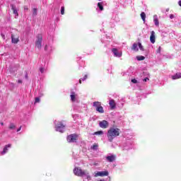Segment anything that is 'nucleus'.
<instances>
[{"instance_id":"obj_19","label":"nucleus","mask_w":181,"mask_h":181,"mask_svg":"<svg viewBox=\"0 0 181 181\" xmlns=\"http://www.w3.org/2000/svg\"><path fill=\"white\" fill-rule=\"evenodd\" d=\"M132 50H134V52H138V50H139V49L138 48V45L136 43L133 44Z\"/></svg>"},{"instance_id":"obj_24","label":"nucleus","mask_w":181,"mask_h":181,"mask_svg":"<svg viewBox=\"0 0 181 181\" xmlns=\"http://www.w3.org/2000/svg\"><path fill=\"white\" fill-rule=\"evenodd\" d=\"M37 15V8L33 9V16H36Z\"/></svg>"},{"instance_id":"obj_37","label":"nucleus","mask_w":181,"mask_h":181,"mask_svg":"<svg viewBox=\"0 0 181 181\" xmlns=\"http://www.w3.org/2000/svg\"><path fill=\"white\" fill-rule=\"evenodd\" d=\"M21 129H22V127H21L20 128H18V129H17V132H19V131H21Z\"/></svg>"},{"instance_id":"obj_2","label":"nucleus","mask_w":181,"mask_h":181,"mask_svg":"<svg viewBox=\"0 0 181 181\" xmlns=\"http://www.w3.org/2000/svg\"><path fill=\"white\" fill-rule=\"evenodd\" d=\"M74 173L76 176L83 177L85 176L88 180H91V176L87 170H82L80 167H76L74 169Z\"/></svg>"},{"instance_id":"obj_23","label":"nucleus","mask_w":181,"mask_h":181,"mask_svg":"<svg viewBox=\"0 0 181 181\" xmlns=\"http://www.w3.org/2000/svg\"><path fill=\"white\" fill-rule=\"evenodd\" d=\"M9 129H15L16 128V126L13 123H11L8 127Z\"/></svg>"},{"instance_id":"obj_31","label":"nucleus","mask_w":181,"mask_h":181,"mask_svg":"<svg viewBox=\"0 0 181 181\" xmlns=\"http://www.w3.org/2000/svg\"><path fill=\"white\" fill-rule=\"evenodd\" d=\"M61 15H64V6L61 8Z\"/></svg>"},{"instance_id":"obj_36","label":"nucleus","mask_w":181,"mask_h":181,"mask_svg":"<svg viewBox=\"0 0 181 181\" xmlns=\"http://www.w3.org/2000/svg\"><path fill=\"white\" fill-rule=\"evenodd\" d=\"M143 81H149V78H146Z\"/></svg>"},{"instance_id":"obj_32","label":"nucleus","mask_w":181,"mask_h":181,"mask_svg":"<svg viewBox=\"0 0 181 181\" xmlns=\"http://www.w3.org/2000/svg\"><path fill=\"white\" fill-rule=\"evenodd\" d=\"M36 103H40V98H35V103L36 104Z\"/></svg>"},{"instance_id":"obj_38","label":"nucleus","mask_w":181,"mask_h":181,"mask_svg":"<svg viewBox=\"0 0 181 181\" xmlns=\"http://www.w3.org/2000/svg\"><path fill=\"white\" fill-rule=\"evenodd\" d=\"M178 5L181 6V0L178 1Z\"/></svg>"},{"instance_id":"obj_42","label":"nucleus","mask_w":181,"mask_h":181,"mask_svg":"<svg viewBox=\"0 0 181 181\" xmlns=\"http://www.w3.org/2000/svg\"><path fill=\"white\" fill-rule=\"evenodd\" d=\"M99 1H101V0H99Z\"/></svg>"},{"instance_id":"obj_35","label":"nucleus","mask_w":181,"mask_h":181,"mask_svg":"<svg viewBox=\"0 0 181 181\" xmlns=\"http://www.w3.org/2000/svg\"><path fill=\"white\" fill-rule=\"evenodd\" d=\"M175 18V16L173 14L170 15V19H173Z\"/></svg>"},{"instance_id":"obj_34","label":"nucleus","mask_w":181,"mask_h":181,"mask_svg":"<svg viewBox=\"0 0 181 181\" xmlns=\"http://www.w3.org/2000/svg\"><path fill=\"white\" fill-rule=\"evenodd\" d=\"M24 11H29V8L28 7V6H24Z\"/></svg>"},{"instance_id":"obj_40","label":"nucleus","mask_w":181,"mask_h":181,"mask_svg":"<svg viewBox=\"0 0 181 181\" xmlns=\"http://www.w3.org/2000/svg\"><path fill=\"white\" fill-rule=\"evenodd\" d=\"M158 51L160 52V47H158Z\"/></svg>"},{"instance_id":"obj_3","label":"nucleus","mask_w":181,"mask_h":181,"mask_svg":"<svg viewBox=\"0 0 181 181\" xmlns=\"http://www.w3.org/2000/svg\"><path fill=\"white\" fill-rule=\"evenodd\" d=\"M54 125H55L56 131H57L58 132H61V133L64 132V131L66 129V126L64 125L63 122H57L55 120Z\"/></svg>"},{"instance_id":"obj_39","label":"nucleus","mask_w":181,"mask_h":181,"mask_svg":"<svg viewBox=\"0 0 181 181\" xmlns=\"http://www.w3.org/2000/svg\"><path fill=\"white\" fill-rule=\"evenodd\" d=\"M18 83H22V81L21 80H18Z\"/></svg>"},{"instance_id":"obj_17","label":"nucleus","mask_w":181,"mask_h":181,"mask_svg":"<svg viewBox=\"0 0 181 181\" xmlns=\"http://www.w3.org/2000/svg\"><path fill=\"white\" fill-rule=\"evenodd\" d=\"M106 159L108 162H114L115 160V156L112 155L106 157Z\"/></svg>"},{"instance_id":"obj_28","label":"nucleus","mask_w":181,"mask_h":181,"mask_svg":"<svg viewBox=\"0 0 181 181\" xmlns=\"http://www.w3.org/2000/svg\"><path fill=\"white\" fill-rule=\"evenodd\" d=\"M81 80H82L83 81L87 80V75H85L83 78H81V79L79 80L80 84H81Z\"/></svg>"},{"instance_id":"obj_11","label":"nucleus","mask_w":181,"mask_h":181,"mask_svg":"<svg viewBox=\"0 0 181 181\" xmlns=\"http://www.w3.org/2000/svg\"><path fill=\"white\" fill-rule=\"evenodd\" d=\"M98 176H108V172L107 171H100L98 172L95 175V177H97Z\"/></svg>"},{"instance_id":"obj_1","label":"nucleus","mask_w":181,"mask_h":181,"mask_svg":"<svg viewBox=\"0 0 181 181\" xmlns=\"http://www.w3.org/2000/svg\"><path fill=\"white\" fill-rule=\"evenodd\" d=\"M117 136H119V129L117 127H111L107 131V139L109 142H112Z\"/></svg>"},{"instance_id":"obj_33","label":"nucleus","mask_w":181,"mask_h":181,"mask_svg":"<svg viewBox=\"0 0 181 181\" xmlns=\"http://www.w3.org/2000/svg\"><path fill=\"white\" fill-rule=\"evenodd\" d=\"M132 83H133L134 84H136V83H138V81H136V79H132Z\"/></svg>"},{"instance_id":"obj_7","label":"nucleus","mask_w":181,"mask_h":181,"mask_svg":"<svg viewBox=\"0 0 181 181\" xmlns=\"http://www.w3.org/2000/svg\"><path fill=\"white\" fill-rule=\"evenodd\" d=\"M70 97L72 103H77L78 101V95L75 92H71Z\"/></svg>"},{"instance_id":"obj_27","label":"nucleus","mask_w":181,"mask_h":181,"mask_svg":"<svg viewBox=\"0 0 181 181\" xmlns=\"http://www.w3.org/2000/svg\"><path fill=\"white\" fill-rule=\"evenodd\" d=\"M138 46H139V49H140V50H141L142 52H144V46H142V44L141 43V42H139L138 43Z\"/></svg>"},{"instance_id":"obj_30","label":"nucleus","mask_w":181,"mask_h":181,"mask_svg":"<svg viewBox=\"0 0 181 181\" xmlns=\"http://www.w3.org/2000/svg\"><path fill=\"white\" fill-rule=\"evenodd\" d=\"M40 73L43 74L46 71V69L43 67L40 68Z\"/></svg>"},{"instance_id":"obj_20","label":"nucleus","mask_w":181,"mask_h":181,"mask_svg":"<svg viewBox=\"0 0 181 181\" xmlns=\"http://www.w3.org/2000/svg\"><path fill=\"white\" fill-rule=\"evenodd\" d=\"M98 7L100 11H104V6H103V2H99L98 4Z\"/></svg>"},{"instance_id":"obj_4","label":"nucleus","mask_w":181,"mask_h":181,"mask_svg":"<svg viewBox=\"0 0 181 181\" xmlns=\"http://www.w3.org/2000/svg\"><path fill=\"white\" fill-rule=\"evenodd\" d=\"M43 41V36L42 34H38L37 35V40L35 42V47L37 49H41L42 48V42Z\"/></svg>"},{"instance_id":"obj_22","label":"nucleus","mask_w":181,"mask_h":181,"mask_svg":"<svg viewBox=\"0 0 181 181\" xmlns=\"http://www.w3.org/2000/svg\"><path fill=\"white\" fill-rule=\"evenodd\" d=\"M45 50H46L47 52H52V46L45 45Z\"/></svg>"},{"instance_id":"obj_16","label":"nucleus","mask_w":181,"mask_h":181,"mask_svg":"<svg viewBox=\"0 0 181 181\" xmlns=\"http://www.w3.org/2000/svg\"><path fill=\"white\" fill-rule=\"evenodd\" d=\"M11 9L13 11L14 15H16V16H18L19 14L18 13V10L16 9V6H13V4L11 5Z\"/></svg>"},{"instance_id":"obj_25","label":"nucleus","mask_w":181,"mask_h":181,"mask_svg":"<svg viewBox=\"0 0 181 181\" xmlns=\"http://www.w3.org/2000/svg\"><path fill=\"white\" fill-rule=\"evenodd\" d=\"M104 134V132L103 131H98L94 133V135H103Z\"/></svg>"},{"instance_id":"obj_12","label":"nucleus","mask_w":181,"mask_h":181,"mask_svg":"<svg viewBox=\"0 0 181 181\" xmlns=\"http://www.w3.org/2000/svg\"><path fill=\"white\" fill-rule=\"evenodd\" d=\"M112 52L116 57H121L122 56V54L118 52L117 49L113 48Z\"/></svg>"},{"instance_id":"obj_5","label":"nucleus","mask_w":181,"mask_h":181,"mask_svg":"<svg viewBox=\"0 0 181 181\" xmlns=\"http://www.w3.org/2000/svg\"><path fill=\"white\" fill-rule=\"evenodd\" d=\"M93 107H95L96 111L100 112V114H104V108L101 106V103L100 102H94Z\"/></svg>"},{"instance_id":"obj_10","label":"nucleus","mask_w":181,"mask_h":181,"mask_svg":"<svg viewBox=\"0 0 181 181\" xmlns=\"http://www.w3.org/2000/svg\"><path fill=\"white\" fill-rule=\"evenodd\" d=\"M11 42L14 45H16L19 42V36L16 37L15 35L12 34L11 35Z\"/></svg>"},{"instance_id":"obj_21","label":"nucleus","mask_w":181,"mask_h":181,"mask_svg":"<svg viewBox=\"0 0 181 181\" xmlns=\"http://www.w3.org/2000/svg\"><path fill=\"white\" fill-rule=\"evenodd\" d=\"M141 18L142 21H144L145 22V21L146 19V14H145L144 12H142L141 13Z\"/></svg>"},{"instance_id":"obj_15","label":"nucleus","mask_w":181,"mask_h":181,"mask_svg":"<svg viewBox=\"0 0 181 181\" xmlns=\"http://www.w3.org/2000/svg\"><path fill=\"white\" fill-rule=\"evenodd\" d=\"M153 22L156 26H159V19L158 18V15L153 16Z\"/></svg>"},{"instance_id":"obj_9","label":"nucleus","mask_w":181,"mask_h":181,"mask_svg":"<svg viewBox=\"0 0 181 181\" xmlns=\"http://www.w3.org/2000/svg\"><path fill=\"white\" fill-rule=\"evenodd\" d=\"M11 146H12V144L6 145L5 147L4 148L3 151L1 152V155L4 156V155H5V153H7L8 151V148H11Z\"/></svg>"},{"instance_id":"obj_41","label":"nucleus","mask_w":181,"mask_h":181,"mask_svg":"<svg viewBox=\"0 0 181 181\" xmlns=\"http://www.w3.org/2000/svg\"><path fill=\"white\" fill-rule=\"evenodd\" d=\"M1 125H4V122H1Z\"/></svg>"},{"instance_id":"obj_13","label":"nucleus","mask_w":181,"mask_h":181,"mask_svg":"<svg viewBox=\"0 0 181 181\" xmlns=\"http://www.w3.org/2000/svg\"><path fill=\"white\" fill-rule=\"evenodd\" d=\"M109 105L110 107V110H115V107H116V103H115V100L111 99L109 101Z\"/></svg>"},{"instance_id":"obj_26","label":"nucleus","mask_w":181,"mask_h":181,"mask_svg":"<svg viewBox=\"0 0 181 181\" xmlns=\"http://www.w3.org/2000/svg\"><path fill=\"white\" fill-rule=\"evenodd\" d=\"M136 59L139 61L145 60V57H144V56H138V57H136Z\"/></svg>"},{"instance_id":"obj_6","label":"nucleus","mask_w":181,"mask_h":181,"mask_svg":"<svg viewBox=\"0 0 181 181\" xmlns=\"http://www.w3.org/2000/svg\"><path fill=\"white\" fill-rule=\"evenodd\" d=\"M77 139H78L77 134H70L66 138L67 141L69 142V143L76 142V141H77Z\"/></svg>"},{"instance_id":"obj_29","label":"nucleus","mask_w":181,"mask_h":181,"mask_svg":"<svg viewBox=\"0 0 181 181\" xmlns=\"http://www.w3.org/2000/svg\"><path fill=\"white\" fill-rule=\"evenodd\" d=\"M98 148V145L94 144L91 148L93 149L94 151H97V148Z\"/></svg>"},{"instance_id":"obj_8","label":"nucleus","mask_w":181,"mask_h":181,"mask_svg":"<svg viewBox=\"0 0 181 181\" xmlns=\"http://www.w3.org/2000/svg\"><path fill=\"white\" fill-rule=\"evenodd\" d=\"M108 122H107L106 120H103L102 122H100L99 123V127H100V128H108Z\"/></svg>"},{"instance_id":"obj_14","label":"nucleus","mask_w":181,"mask_h":181,"mask_svg":"<svg viewBox=\"0 0 181 181\" xmlns=\"http://www.w3.org/2000/svg\"><path fill=\"white\" fill-rule=\"evenodd\" d=\"M156 37H155V31H151V34L150 36V42L151 43H155Z\"/></svg>"},{"instance_id":"obj_18","label":"nucleus","mask_w":181,"mask_h":181,"mask_svg":"<svg viewBox=\"0 0 181 181\" xmlns=\"http://www.w3.org/2000/svg\"><path fill=\"white\" fill-rule=\"evenodd\" d=\"M173 80H177V78H181V73L176 74L172 76Z\"/></svg>"}]
</instances>
